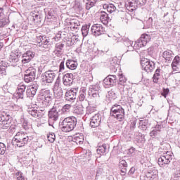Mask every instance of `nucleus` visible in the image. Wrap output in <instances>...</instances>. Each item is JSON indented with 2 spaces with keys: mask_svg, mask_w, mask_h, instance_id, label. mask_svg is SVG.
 I'll use <instances>...</instances> for the list:
<instances>
[{
  "mask_svg": "<svg viewBox=\"0 0 180 180\" xmlns=\"http://www.w3.org/2000/svg\"><path fill=\"white\" fill-rule=\"evenodd\" d=\"M12 116L9 112H3L0 114V126L3 130L8 129L10 133H15L16 125L12 124Z\"/></svg>",
  "mask_w": 180,
  "mask_h": 180,
  "instance_id": "f257e3e1",
  "label": "nucleus"
},
{
  "mask_svg": "<svg viewBox=\"0 0 180 180\" xmlns=\"http://www.w3.org/2000/svg\"><path fill=\"white\" fill-rule=\"evenodd\" d=\"M32 141V137H29L27 134L18 132L13 137L12 143L15 147H25L29 141Z\"/></svg>",
  "mask_w": 180,
  "mask_h": 180,
  "instance_id": "f03ea898",
  "label": "nucleus"
},
{
  "mask_svg": "<svg viewBox=\"0 0 180 180\" xmlns=\"http://www.w3.org/2000/svg\"><path fill=\"white\" fill-rule=\"evenodd\" d=\"M77 117L70 116L65 118L61 122V130L65 133H70L77 127Z\"/></svg>",
  "mask_w": 180,
  "mask_h": 180,
  "instance_id": "7ed1b4c3",
  "label": "nucleus"
},
{
  "mask_svg": "<svg viewBox=\"0 0 180 180\" xmlns=\"http://www.w3.org/2000/svg\"><path fill=\"white\" fill-rule=\"evenodd\" d=\"M110 115L118 122H124V109L119 104H114L111 107Z\"/></svg>",
  "mask_w": 180,
  "mask_h": 180,
  "instance_id": "20e7f679",
  "label": "nucleus"
},
{
  "mask_svg": "<svg viewBox=\"0 0 180 180\" xmlns=\"http://www.w3.org/2000/svg\"><path fill=\"white\" fill-rule=\"evenodd\" d=\"M57 71L56 70H47L41 75V82L42 85H49L53 84L56 76L57 75Z\"/></svg>",
  "mask_w": 180,
  "mask_h": 180,
  "instance_id": "39448f33",
  "label": "nucleus"
},
{
  "mask_svg": "<svg viewBox=\"0 0 180 180\" xmlns=\"http://www.w3.org/2000/svg\"><path fill=\"white\" fill-rule=\"evenodd\" d=\"M101 94V86L99 84L91 85L88 90V98L90 99L91 102L95 103L100 98Z\"/></svg>",
  "mask_w": 180,
  "mask_h": 180,
  "instance_id": "423d86ee",
  "label": "nucleus"
},
{
  "mask_svg": "<svg viewBox=\"0 0 180 180\" xmlns=\"http://www.w3.org/2000/svg\"><path fill=\"white\" fill-rule=\"evenodd\" d=\"M172 157H174V153L172 152H166V153H164L158 158V165L160 167H165V165H168V164L172 161Z\"/></svg>",
  "mask_w": 180,
  "mask_h": 180,
  "instance_id": "0eeeda50",
  "label": "nucleus"
},
{
  "mask_svg": "<svg viewBox=\"0 0 180 180\" xmlns=\"http://www.w3.org/2000/svg\"><path fill=\"white\" fill-rule=\"evenodd\" d=\"M141 65L142 70L146 71V72H151L154 68H155V63L154 62L150 60V59L143 58L141 60Z\"/></svg>",
  "mask_w": 180,
  "mask_h": 180,
  "instance_id": "6e6552de",
  "label": "nucleus"
},
{
  "mask_svg": "<svg viewBox=\"0 0 180 180\" xmlns=\"http://www.w3.org/2000/svg\"><path fill=\"white\" fill-rule=\"evenodd\" d=\"M77 94H78V87L72 88L70 90H68L65 94V99L67 102L73 103L77 99Z\"/></svg>",
  "mask_w": 180,
  "mask_h": 180,
  "instance_id": "1a4fd4ad",
  "label": "nucleus"
},
{
  "mask_svg": "<svg viewBox=\"0 0 180 180\" xmlns=\"http://www.w3.org/2000/svg\"><path fill=\"white\" fill-rule=\"evenodd\" d=\"M101 122H102V115L99 113L96 114L93 117H91L90 120V126L93 129L98 127V130L101 131H104L103 129H101Z\"/></svg>",
  "mask_w": 180,
  "mask_h": 180,
  "instance_id": "9d476101",
  "label": "nucleus"
},
{
  "mask_svg": "<svg viewBox=\"0 0 180 180\" xmlns=\"http://www.w3.org/2000/svg\"><path fill=\"white\" fill-rule=\"evenodd\" d=\"M39 99L45 103H50L53 101V94L50 90L44 89L39 94Z\"/></svg>",
  "mask_w": 180,
  "mask_h": 180,
  "instance_id": "9b49d317",
  "label": "nucleus"
},
{
  "mask_svg": "<svg viewBox=\"0 0 180 180\" xmlns=\"http://www.w3.org/2000/svg\"><path fill=\"white\" fill-rule=\"evenodd\" d=\"M37 39L40 41L39 43V46L46 49V50H50V48L53 45V41H50V38L45 36H39Z\"/></svg>",
  "mask_w": 180,
  "mask_h": 180,
  "instance_id": "f8f14e48",
  "label": "nucleus"
},
{
  "mask_svg": "<svg viewBox=\"0 0 180 180\" xmlns=\"http://www.w3.org/2000/svg\"><path fill=\"white\" fill-rule=\"evenodd\" d=\"M27 112L29 115L32 116V117H37V119H41V117L46 115L44 109L37 110L34 107H28Z\"/></svg>",
  "mask_w": 180,
  "mask_h": 180,
  "instance_id": "ddd939ff",
  "label": "nucleus"
},
{
  "mask_svg": "<svg viewBox=\"0 0 180 180\" xmlns=\"http://www.w3.org/2000/svg\"><path fill=\"white\" fill-rule=\"evenodd\" d=\"M58 112H60V109L54 106L49 111V126H53V123H50V120L53 122H57L58 120V117H60V113Z\"/></svg>",
  "mask_w": 180,
  "mask_h": 180,
  "instance_id": "4468645a",
  "label": "nucleus"
},
{
  "mask_svg": "<svg viewBox=\"0 0 180 180\" xmlns=\"http://www.w3.org/2000/svg\"><path fill=\"white\" fill-rule=\"evenodd\" d=\"M45 12V19L44 22L46 23H51L56 20V12L53 8H46L44 10Z\"/></svg>",
  "mask_w": 180,
  "mask_h": 180,
  "instance_id": "2eb2a0df",
  "label": "nucleus"
},
{
  "mask_svg": "<svg viewBox=\"0 0 180 180\" xmlns=\"http://www.w3.org/2000/svg\"><path fill=\"white\" fill-rule=\"evenodd\" d=\"M151 40V37L147 34H143L141 37L136 41L137 47H144L147 46V43Z\"/></svg>",
  "mask_w": 180,
  "mask_h": 180,
  "instance_id": "dca6fc26",
  "label": "nucleus"
},
{
  "mask_svg": "<svg viewBox=\"0 0 180 180\" xmlns=\"http://www.w3.org/2000/svg\"><path fill=\"white\" fill-rule=\"evenodd\" d=\"M91 32L94 36L98 37L105 33V28L101 24H94L91 28Z\"/></svg>",
  "mask_w": 180,
  "mask_h": 180,
  "instance_id": "f3484780",
  "label": "nucleus"
},
{
  "mask_svg": "<svg viewBox=\"0 0 180 180\" xmlns=\"http://www.w3.org/2000/svg\"><path fill=\"white\" fill-rule=\"evenodd\" d=\"M146 180L158 179V170L155 167H152L148 170L145 176Z\"/></svg>",
  "mask_w": 180,
  "mask_h": 180,
  "instance_id": "a211bd4d",
  "label": "nucleus"
},
{
  "mask_svg": "<svg viewBox=\"0 0 180 180\" xmlns=\"http://www.w3.org/2000/svg\"><path fill=\"white\" fill-rule=\"evenodd\" d=\"M20 57V55L18 53V52H16V51L11 52L8 58L10 65H11L12 67H16L18 65V63H19Z\"/></svg>",
  "mask_w": 180,
  "mask_h": 180,
  "instance_id": "6ab92c4d",
  "label": "nucleus"
},
{
  "mask_svg": "<svg viewBox=\"0 0 180 180\" xmlns=\"http://www.w3.org/2000/svg\"><path fill=\"white\" fill-rule=\"evenodd\" d=\"M146 136L144 134L136 132L134 134V143H136L139 147H143L144 146V143H146Z\"/></svg>",
  "mask_w": 180,
  "mask_h": 180,
  "instance_id": "aec40b11",
  "label": "nucleus"
},
{
  "mask_svg": "<svg viewBox=\"0 0 180 180\" xmlns=\"http://www.w3.org/2000/svg\"><path fill=\"white\" fill-rule=\"evenodd\" d=\"M122 41L124 43V46L128 48L127 51H134V50L137 49V46H136V43L134 44V45H133V41L129 40V38L123 37L122 38Z\"/></svg>",
  "mask_w": 180,
  "mask_h": 180,
  "instance_id": "412c9836",
  "label": "nucleus"
},
{
  "mask_svg": "<svg viewBox=\"0 0 180 180\" xmlns=\"http://www.w3.org/2000/svg\"><path fill=\"white\" fill-rule=\"evenodd\" d=\"M74 82V75L72 73H66L63 77V83L65 86H71Z\"/></svg>",
  "mask_w": 180,
  "mask_h": 180,
  "instance_id": "4be33fe9",
  "label": "nucleus"
},
{
  "mask_svg": "<svg viewBox=\"0 0 180 180\" xmlns=\"http://www.w3.org/2000/svg\"><path fill=\"white\" fill-rule=\"evenodd\" d=\"M39 89V85L37 84H34L27 87L26 90L27 96L28 98H33Z\"/></svg>",
  "mask_w": 180,
  "mask_h": 180,
  "instance_id": "5701e85b",
  "label": "nucleus"
},
{
  "mask_svg": "<svg viewBox=\"0 0 180 180\" xmlns=\"http://www.w3.org/2000/svg\"><path fill=\"white\" fill-rule=\"evenodd\" d=\"M34 57V53L32 51H27L26 53H23L22 56V64H27L30 63L32 59Z\"/></svg>",
  "mask_w": 180,
  "mask_h": 180,
  "instance_id": "b1692460",
  "label": "nucleus"
},
{
  "mask_svg": "<svg viewBox=\"0 0 180 180\" xmlns=\"http://www.w3.org/2000/svg\"><path fill=\"white\" fill-rule=\"evenodd\" d=\"M103 84L105 85V88L113 86L116 84V75L107 76L103 80Z\"/></svg>",
  "mask_w": 180,
  "mask_h": 180,
  "instance_id": "393cba45",
  "label": "nucleus"
},
{
  "mask_svg": "<svg viewBox=\"0 0 180 180\" xmlns=\"http://www.w3.org/2000/svg\"><path fill=\"white\" fill-rule=\"evenodd\" d=\"M96 152L98 155H106L109 153V145L103 143L102 146H98Z\"/></svg>",
  "mask_w": 180,
  "mask_h": 180,
  "instance_id": "a878e982",
  "label": "nucleus"
},
{
  "mask_svg": "<svg viewBox=\"0 0 180 180\" xmlns=\"http://www.w3.org/2000/svg\"><path fill=\"white\" fill-rule=\"evenodd\" d=\"M172 56H174V52L169 49H167L162 53V57L165 60L166 63H169L172 61V58L174 57Z\"/></svg>",
  "mask_w": 180,
  "mask_h": 180,
  "instance_id": "bb28decb",
  "label": "nucleus"
},
{
  "mask_svg": "<svg viewBox=\"0 0 180 180\" xmlns=\"http://www.w3.org/2000/svg\"><path fill=\"white\" fill-rule=\"evenodd\" d=\"M161 129H162V125L157 124L155 127L152 128V130L150 132V137H157L161 133Z\"/></svg>",
  "mask_w": 180,
  "mask_h": 180,
  "instance_id": "cd10ccee",
  "label": "nucleus"
},
{
  "mask_svg": "<svg viewBox=\"0 0 180 180\" xmlns=\"http://www.w3.org/2000/svg\"><path fill=\"white\" fill-rule=\"evenodd\" d=\"M100 20L103 23V25H108L109 23V20L110 18H109V15L106 13V11H100Z\"/></svg>",
  "mask_w": 180,
  "mask_h": 180,
  "instance_id": "c85d7f7f",
  "label": "nucleus"
},
{
  "mask_svg": "<svg viewBox=\"0 0 180 180\" xmlns=\"http://www.w3.org/2000/svg\"><path fill=\"white\" fill-rule=\"evenodd\" d=\"M73 143H76V144H84V135L82 134H76L72 139Z\"/></svg>",
  "mask_w": 180,
  "mask_h": 180,
  "instance_id": "c756f323",
  "label": "nucleus"
},
{
  "mask_svg": "<svg viewBox=\"0 0 180 180\" xmlns=\"http://www.w3.org/2000/svg\"><path fill=\"white\" fill-rule=\"evenodd\" d=\"M26 91V85L19 84L18 86L17 94L20 99L25 98V91Z\"/></svg>",
  "mask_w": 180,
  "mask_h": 180,
  "instance_id": "7c9ffc66",
  "label": "nucleus"
},
{
  "mask_svg": "<svg viewBox=\"0 0 180 180\" xmlns=\"http://www.w3.org/2000/svg\"><path fill=\"white\" fill-rule=\"evenodd\" d=\"M110 68H111L114 72L117 71V68H119V60H117V57L112 58L110 61Z\"/></svg>",
  "mask_w": 180,
  "mask_h": 180,
  "instance_id": "2f4dec72",
  "label": "nucleus"
},
{
  "mask_svg": "<svg viewBox=\"0 0 180 180\" xmlns=\"http://www.w3.org/2000/svg\"><path fill=\"white\" fill-rule=\"evenodd\" d=\"M6 68H8V63L6 60L0 61V77L6 75Z\"/></svg>",
  "mask_w": 180,
  "mask_h": 180,
  "instance_id": "473e14b6",
  "label": "nucleus"
},
{
  "mask_svg": "<svg viewBox=\"0 0 180 180\" xmlns=\"http://www.w3.org/2000/svg\"><path fill=\"white\" fill-rule=\"evenodd\" d=\"M79 102H86V88L82 87L79 91Z\"/></svg>",
  "mask_w": 180,
  "mask_h": 180,
  "instance_id": "72a5a7b5",
  "label": "nucleus"
},
{
  "mask_svg": "<svg viewBox=\"0 0 180 180\" xmlns=\"http://www.w3.org/2000/svg\"><path fill=\"white\" fill-rule=\"evenodd\" d=\"M118 88L122 96L124 98L129 96V91L130 90V87H129V86H118Z\"/></svg>",
  "mask_w": 180,
  "mask_h": 180,
  "instance_id": "f704fd0d",
  "label": "nucleus"
},
{
  "mask_svg": "<svg viewBox=\"0 0 180 180\" xmlns=\"http://www.w3.org/2000/svg\"><path fill=\"white\" fill-rule=\"evenodd\" d=\"M55 54L57 56H61L63 54V49H64V44L59 42L56 44Z\"/></svg>",
  "mask_w": 180,
  "mask_h": 180,
  "instance_id": "c9c22d12",
  "label": "nucleus"
},
{
  "mask_svg": "<svg viewBox=\"0 0 180 180\" xmlns=\"http://www.w3.org/2000/svg\"><path fill=\"white\" fill-rule=\"evenodd\" d=\"M180 64V57L179 56H176L172 60V68L173 71H178V65Z\"/></svg>",
  "mask_w": 180,
  "mask_h": 180,
  "instance_id": "e433bc0d",
  "label": "nucleus"
},
{
  "mask_svg": "<svg viewBox=\"0 0 180 180\" xmlns=\"http://www.w3.org/2000/svg\"><path fill=\"white\" fill-rule=\"evenodd\" d=\"M66 67L69 70H77V68L78 67V63L74 61V60H67Z\"/></svg>",
  "mask_w": 180,
  "mask_h": 180,
  "instance_id": "4c0bfd02",
  "label": "nucleus"
},
{
  "mask_svg": "<svg viewBox=\"0 0 180 180\" xmlns=\"http://www.w3.org/2000/svg\"><path fill=\"white\" fill-rule=\"evenodd\" d=\"M139 128L143 131H147L148 130V120H141Z\"/></svg>",
  "mask_w": 180,
  "mask_h": 180,
  "instance_id": "58836bf2",
  "label": "nucleus"
},
{
  "mask_svg": "<svg viewBox=\"0 0 180 180\" xmlns=\"http://www.w3.org/2000/svg\"><path fill=\"white\" fill-rule=\"evenodd\" d=\"M36 68L34 67H30L25 72V74L36 79Z\"/></svg>",
  "mask_w": 180,
  "mask_h": 180,
  "instance_id": "ea45409f",
  "label": "nucleus"
},
{
  "mask_svg": "<svg viewBox=\"0 0 180 180\" xmlns=\"http://www.w3.org/2000/svg\"><path fill=\"white\" fill-rule=\"evenodd\" d=\"M127 86V79L123 75V74L119 75L118 86Z\"/></svg>",
  "mask_w": 180,
  "mask_h": 180,
  "instance_id": "a19ab883",
  "label": "nucleus"
},
{
  "mask_svg": "<svg viewBox=\"0 0 180 180\" xmlns=\"http://www.w3.org/2000/svg\"><path fill=\"white\" fill-rule=\"evenodd\" d=\"M141 22L143 25V29H150L153 26V18L150 17L148 20L141 21Z\"/></svg>",
  "mask_w": 180,
  "mask_h": 180,
  "instance_id": "79ce46f5",
  "label": "nucleus"
},
{
  "mask_svg": "<svg viewBox=\"0 0 180 180\" xmlns=\"http://www.w3.org/2000/svg\"><path fill=\"white\" fill-rule=\"evenodd\" d=\"M91 25H84L82 27L81 32L83 37H86L89 33V28Z\"/></svg>",
  "mask_w": 180,
  "mask_h": 180,
  "instance_id": "37998d69",
  "label": "nucleus"
},
{
  "mask_svg": "<svg viewBox=\"0 0 180 180\" xmlns=\"http://www.w3.org/2000/svg\"><path fill=\"white\" fill-rule=\"evenodd\" d=\"M103 8L107 9V12H108L109 13H113V12L116 11V6L112 4H105L103 6Z\"/></svg>",
  "mask_w": 180,
  "mask_h": 180,
  "instance_id": "c03bdc74",
  "label": "nucleus"
},
{
  "mask_svg": "<svg viewBox=\"0 0 180 180\" xmlns=\"http://www.w3.org/2000/svg\"><path fill=\"white\" fill-rule=\"evenodd\" d=\"M161 71V69L158 68L153 77V81L155 84H158V80L160 79V77H161V75L160 74V72Z\"/></svg>",
  "mask_w": 180,
  "mask_h": 180,
  "instance_id": "a18cd8bd",
  "label": "nucleus"
},
{
  "mask_svg": "<svg viewBox=\"0 0 180 180\" xmlns=\"http://www.w3.org/2000/svg\"><path fill=\"white\" fill-rule=\"evenodd\" d=\"M74 113H76V115H84V106L82 105H76L74 108Z\"/></svg>",
  "mask_w": 180,
  "mask_h": 180,
  "instance_id": "49530a36",
  "label": "nucleus"
},
{
  "mask_svg": "<svg viewBox=\"0 0 180 180\" xmlns=\"http://www.w3.org/2000/svg\"><path fill=\"white\" fill-rule=\"evenodd\" d=\"M33 20L35 23H41V20H43V16L41 14H34L32 15Z\"/></svg>",
  "mask_w": 180,
  "mask_h": 180,
  "instance_id": "de8ad7c7",
  "label": "nucleus"
},
{
  "mask_svg": "<svg viewBox=\"0 0 180 180\" xmlns=\"http://www.w3.org/2000/svg\"><path fill=\"white\" fill-rule=\"evenodd\" d=\"M9 24V20L6 18H4L0 19V28L1 27H5L6 25Z\"/></svg>",
  "mask_w": 180,
  "mask_h": 180,
  "instance_id": "09e8293b",
  "label": "nucleus"
},
{
  "mask_svg": "<svg viewBox=\"0 0 180 180\" xmlns=\"http://www.w3.org/2000/svg\"><path fill=\"white\" fill-rule=\"evenodd\" d=\"M136 124H137V118L133 117L130 120V129L134 130L136 129Z\"/></svg>",
  "mask_w": 180,
  "mask_h": 180,
  "instance_id": "8fccbe9b",
  "label": "nucleus"
},
{
  "mask_svg": "<svg viewBox=\"0 0 180 180\" xmlns=\"http://www.w3.org/2000/svg\"><path fill=\"white\" fill-rule=\"evenodd\" d=\"M95 4H96V1H95L94 0L88 1V2L86 3V9L87 11H89L91 8H92L93 6H95Z\"/></svg>",
  "mask_w": 180,
  "mask_h": 180,
  "instance_id": "3c124183",
  "label": "nucleus"
},
{
  "mask_svg": "<svg viewBox=\"0 0 180 180\" xmlns=\"http://www.w3.org/2000/svg\"><path fill=\"white\" fill-rule=\"evenodd\" d=\"M70 25L73 29H78V26H80L81 23L78 20H72L70 21Z\"/></svg>",
  "mask_w": 180,
  "mask_h": 180,
  "instance_id": "603ef678",
  "label": "nucleus"
},
{
  "mask_svg": "<svg viewBox=\"0 0 180 180\" xmlns=\"http://www.w3.org/2000/svg\"><path fill=\"white\" fill-rule=\"evenodd\" d=\"M6 153V146L5 143L0 142V155H4Z\"/></svg>",
  "mask_w": 180,
  "mask_h": 180,
  "instance_id": "864d4df0",
  "label": "nucleus"
},
{
  "mask_svg": "<svg viewBox=\"0 0 180 180\" xmlns=\"http://www.w3.org/2000/svg\"><path fill=\"white\" fill-rule=\"evenodd\" d=\"M70 109H71V104H65L61 109L62 113H68L70 112Z\"/></svg>",
  "mask_w": 180,
  "mask_h": 180,
  "instance_id": "5fc2aeb1",
  "label": "nucleus"
},
{
  "mask_svg": "<svg viewBox=\"0 0 180 180\" xmlns=\"http://www.w3.org/2000/svg\"><path fill=\"white\" fill-rule=\"evenodd\" d=\"M47 139H48V141H49V143H54V141L56 140V134L53 132H51V133H49V134H48Z\"/></svg>",
  "mask_w": 180,
  "mask_h": 180,
  "instance_id": "6e6d98bb",
  "label": "nucleus"
},
{
  "mask_svg": "<svg viewBox=\"0 0 180 180\" xmlns=\"http://www.w3.org/2000/svg\"><path fill=\"white\" fill-rule=\"evenodd\" d=\"M34 79H35L34 77H32V76H29L28 75L25 73V75H24V81L27 84H29V82H32L34 81Z\"/></svg>",
  "mask_w": 180,
  "mask_h": 180,
  "instance_id": "4d7b16f0",
  "label": "nucleus"
},
{
  "mask_svg": "<svg viewBox=\"0 0 180 180\" xmlns=\"http://www.w3.org/2000/svg\"><path fill=\"white\" fill-rule=\"evenodd\" d=\"M135 172H136V167H131V169L127 173V175L126 176V178H129V176L131 178H134L133 175H134Z\"/></svg>",
  "mask_w": 180,
  "mask_h": 180,
  "instance_id": "13d9d810",
  "label": "nucleus"
},
{
  "mask_svg": "<svg viewBox=\"0 0 180 180\" xmlns=\"http://www.w3.org/2000/svg\"><path fill=\"white\" fill-rule=\"evenodd\" d=\"M54 94V96L56 99H61V98L63 97V90H58L56 91H53Z\"/></svg>",
  "mask_w": 180,
  "mask_h": 180,
  "instance_id": "bf43d9fd",
  "label": "nucleus"
},
{
  "mask_svg": "<svg viewBox=\"0 0 180 180\" xmlns=\"http://www.w3.org/2000/svg\"><path fill=\"white\" fill-rule=\"evenodd\" d=\"M60 63L59 65V70L58 72H63L65 71V65L64 60H60Z\"/></svg>",
  "mask_w": 180,
  "mask_h": 180,
  "instance_id": "052dcab7",
  "label": "nucleus"
},
{
  "mask_svg": "<svg viewBox=\"0 0 180 180\" xmlns=\"http://www.w3.org/2000/svg\"><path fill=\"white\" fill-rule=\"evenodd\" d=\"M61 89V87H60V80L56 79V81L54 83L53 91H60Z\"/></svg>",
  "mask_w": 180,
  "mask_h": 180,
  "instance_id": "680f3d73",
  "label": "nucleus"
},
{
  "mask_svg": "<svg viewBox=\"0 0 180 180\" xmlns=\"http://www.w3.org/2000/svg\"><path fill=\"white\" fill-rule=\"evenodd\" d=\"M108 96L110 99H116L117 98V95L113 90H110L108 92Z\"/></svg>",
  "mask_w": 180,
  "mask_h": 180,
  "instance_id": "e2e57ef3",
  "label": "nucleus"
},
{
  "mask_svg": "<svg viewBox=\"0 0 180 180\" xmlns=\"http://www.w3.org/2000/svg\"><path fill=\"white\" fill-rule=\"evenodd\" d=\"M120 171H121V176H122L123 179H126V174H127V167H122L120 168Z\"/></svg>",
  "mask_w": 180,
  "mask_h": 180,
  "instance_id": "0e129e2a",
  "label": "nucleus"
},
{
  "mask_svg": "<svg viewBox=\"0 0 180 180\" xmlns=\"http://www.w3.org/2000/svg\"><path fill=\"white\" fill-rule=\"evenodd\" d=\"M119 168H127V162L124 160H120L119 162Z\"/></svg>",
  "mask_w": 180,
  "mask_h": 180,
  "instance_id": "69168bd1",
  "label": "nucleus"
},
{
  "mask_svg": "<svg viewBox=\"0 0 180 180\" xmlns=\"http://www.w3.org/2000/svg\"><path fill=\"white\" fill-rule=\"evenodd\" d=\"M15 176H17V180H25V176H23V173L21 172H18L15 173Z\"/></svg>",
  "mask_w": 180,
  "mask_h": 180,
  "instance_id": "338daca9",
  "label": "nucleus"
},
{
  "mask_svg": "<svg viewBox=\"0 0 180 180\" xmlns=\"http://www.w3.org/2000/svg\"><path fill=\"white\" fill-rule=\"evenodd\" d=\"M135 2L138 6H143L145 4H147V0H135Z\"/></svg>",
  "mask_w": 180,
  "mask_h": 180,
  "instance_id": "774afa93",
  "label": "nucleus"
}]
</instances>
